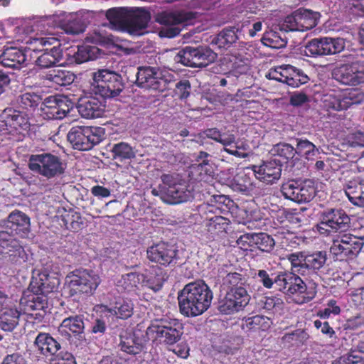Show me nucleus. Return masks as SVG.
<instances>
[{
    "mask_svg": "<svg viewBox=\"0 0 364 364\" xmlns=\"http://www.w3.org/2000/svg\"><path fill=\"white\" fill-rule=\"evenodd\" d=\"M26 60L25 52L16 47L6 48L0 55V63L8 68H18Z\"/></svg>",
    "mask_w": 364,
    "mask_h": 364,
    "instance_id": "obj_35",
    "label": "nucleus"
},
{
    "mask_svg": "<svg viewBox=\"0 0 364 364\" xmlns=\"http://www.w3.org/2000/svg\"><path fill=\"white\" fill-rule=\"evenodd\" d=\"M230 225V220L220 215H215L207 220L205 227L210 239L214 240L224 236Z\"/></svg>",
    "mask_w": 364,
    "mask_h": 364,
    "instance_id": "obj_34",
    "label": "nucleus"
},
{
    "mask_svg": "<svg viewBox=\"0 0 364 364\" xmlns=\"http://www.w3.org/2000/svg\"><path fill=\"white\" fill-rule=\"evenodd\" d=\"M98 52L99 48L96 46L84 44L77 46V50L73 52V55L70 53L68 54L70 58L68 60L70 63L81 64L97 58Z\"/></svg>",
    "mask_w": 364,
    "mask_h": 364,
    "instance_id": "obj_36",
    "label": "nucleus"
},
{
    "mask_svg": "<svg viewBox=\"0 0 364 364\" xmlns=\"http://www.w3.org/2000/svg\"><path fill=\"white\" fill-rule=\"evenodd\" d=\"M332 245L330 248V253L334 260L348 261L353 259L358 255L355 250H348L344 245L338 242V239H331Z\"/></svg>",
    "mask_w": 364,
    "mask_h": 364,
    "instance_id": "obj_42",
    "label": "nucleus"
},
{
    "mask_svg": "<svg viewBox=\"0 0 364 364\" xmlns=\"http://www.w3.org/2000/svg\"><path fill=\"white\" fill-rule=\"evenodd\" d=\"M114 159L122 162L127 160H132L136 157L134 148L126 142H118L114 144L110 149Z\"/></svg>",
    "mask_w": 364,
    "mask_h": 364,
    "instance_id": "obj_40",
    "label": "nucleus"
},
{
    "mask_svg": "<svg viewBox=\"0 0 364 364\" xmlns=\"http://www.w3.org/2000/svg\"><path fill=\"white\" fill-rule=\"evenodd\" d=\"M340 313L341 308L337 305V301L335 299H330L327 303V306L317 312V316L321 319H326L331 314L338 315Z\"/></svg>",
    "mask_w": 364,
    "mask_h": 364,
    "instance_id": "obj_63",
    "label": "nucleus"
},
{
    "mask_svg": "<svg viewBox=\"0 0 364 364\" xmlns=\"http://www.w3.org/2000/svg\"><path fill=\"white\" fill-rule=\"evenodd\" d=\"M191 90V85L188 80L183 79L176 84L174 94L181 100L186 99Z\"/></svg>",
    "mask_w": 364,
    "mask_h": 364,
    "instance_id": "obj_64",
    "label": "nucleus"
},
{
    "mask_svg": "<svg viewBox=\"0 0 364 364\" xmlns=\"http://www.w3.org/2000/svg\"><path fill=\"white\" fill-rule=\"evenodd\" d=\"M42 101L41 95L35 92H26L20 95L16 100L19 107L28 111L35 110Z\"/></svg>",
    "mask_w": 364,
    "mask_h": 364,
    "instance_id": "obj_49",
    "label": "nucleus"
},
{
    "mask_svg": "<svg viewBox=\"0 0 364 364\" xmlns=\"http://www.w3.org/2000/svg\"><path fill=\"white\" fill-rule=\"evenodd\" d=\"M320 14L308 9H299L284 18L280 30L288 31H306L318 23Z\"/></svg>",
    "mask_w": 364,
    "mask_h": 364,
    "instance_id": "obj_17",
    "label": "nucleus"
},
{
    "mask_svg": "<svg viewBox=\"0 0 364 364\" xmlns=\"http://www.w3.org/2000/svg\"><path fill=\"white\" fill-rule=\"evenodd\" d=\"M101 279L98 274L92 270L75 269L66 277L69 295H92L100 285Z\"/></svg>",
    "mask_w": 364,
    "mask_h": 364,
    "instance_id": "obj_8",
    "label": "nucleus"
},
{
    "mask_svg": "<svg viewBox=\"0 0 364 364\" xmlns=\"http://www.w3.org/2000/svg\"><path fill=\"white\" fill-rule=\"evenodd\" d=\"M46 79L59 86H67L74 82L75 75L70 70L53 69L46 74Z\"/></svg>",
    "mask_w": 364,
    "mask_h": 364,
    "instance_id": "obj_39",
    "label": "nucleus"
},
{
    "mask_svg": "<svg viewBox=\"0 0 364 364\" xmlns=\"http://www.w3.org/2000/svg\"><path fill=\"white\" fill-rule=\"evenodd\" d=\"M77 108L79 114L86 119L102 117L105 112L104 100L93 96L79 98Z\"/></svg>",
    "mask_w": 364,
    "mask_h": 364,
    "instance_id": "obj_28",
    "label": "nucleus"
},
{
    "mask_svg": "<svg viewBox=\"0 0 364 364\" xmlns=\"http://www.w3.org/2000/svg\"><path fill=\"white\" fill-rule=\"evenodd\" d=\"M364 188V180L359 183L349 181L345 188V193L351 203L359 206V200L361 198L362 192Z\"/></svg>",
    "mask_w": 364,
    "mask_h": 364,
    "instance_id": "obj_51",
    "label": "nucleus"
},
{
    "mask_svg": "<svg viewBox=\"0 0 364 364\" xmlns=\"http://www.w3.org/2000/svg\"><path fill=\"white\" fill-rule=\"evenodd\" d=\"M261 41L265 46L276 49L284 48L287 45V41L282 38L279 33L272 30L266 31Z\"/></svg>",
    "mask_w": 364,
    "mask_h": 364,
    "instance_id": "obj_53",
    "label": "nucleus"
},
{
    "mask_svg": "<svg viewBox=\"0 0 364 364\" xmlns=\"http://www.w3.org/2000/svg\"><path fill=\"white\" fill-rule=\"evenodd\" d=\"M120 350L127 354L137 355L142 350V346L136 342L132 336L124 337L120 336V343L119 344Z\"/></svg>",
    "mask_w": 364,
    "mask_h": 364,
    "instance_id": "obj_55",
    "label": "nucleus"
},
{
    "mask_svg": "<svg viewBox=\"0 0 364 364\" xmlns=\"http://www.w3.org/2000/svg\"><path fill=\"white\" fill-rule=\"evenodd\" d=\"M253 176L251 167H246L234 176L230 181V187L234 191L247 196H260L263 195V191L257 186Z\"/></svg>",
    "mask_w": 364,
    "mask_h": 364,
    "instance_id": "obj_24",
    "label": "nucleus"
},
{
    "mask_svg": "<svg viewBox=\"0 0 364 364\" xmlns=\"http://www.w3.org/2000/svg\"><path fill=\"white\" fill-rule=\"evenodd\" d=\"M105 129L99 127L76 126L68 134V140L75 149L88 151L103 139Z\"/></svg>",
    "mask_w": 364,
    "mask_h": 364,
    "instance_id": "obj_10",
    "label": "nucleus"
},
{
    "mask_svg": "<svg viewBox=\"0 0 364 364\" xmlns=\"http://www.w3.org/2000/svg\"><path fill=\"white\" fill-rule=\"evenodd\" d=\"M309 338L305 329L297 328L291 332L286 333L282 338V342L289 346H301L304 345Z\"/></svg>",
    "mask_w": 364,
    "mask_h": 364,
    "instance_id": "obj_43",
    "label": "nucleus"
},
{
    "mask_svg": "<svg viewBox=\"0 0 364 364\" xmlns=\"http://www.w3.org/2000/svg\"><path fill=\"white\" fill-rule=\"evenodd\" d=\"M183 334V323L176 318L155 319L146 330L148 341L156 345L173 346L181 340Z\"/></svg>",
    "mask_w": 364,
    "mask_h": 364,
    "instance_id": "obj_3",
    "label": "nucleus"
},
{
    "mask_svg": "<svg viewBox=\"0 0 364 364\" xmlns=\"http://www.w3.org/2000/svg\"><path fill=\"white\" fill-rule=\"evenodd\" d=\"M21 304H23L28 310L38 311L35 314V318L41 321L46 315L48 297L44 294L31 291L28 294H23L21 299Z\"/></svg>",
    "mask_w": 364,
    "mask_h": 364,
    "instance_id": "obj_31",
    "label": "nucleus"
},
{
    "mask_svg": "<svg viewBox=\"0 0 364 364\" xmlns=\"http://www.w3.org/2000/svg\"><path fill=\"white\" fill-rule=\"evenodd\" d=\"M332 364H364V354L350 351L335 360Z\"/></svg>",
    "mask_w": 364,
    "mask_h": 364,
    "instance_id": "obj_56",
    "label": "nucleus"
},
{
    "mask_svg": "<svg viewBox=\"0 0 364 364\" xmlns=\"http://www.w3.org/2000/svg\"><path fill=\"white\" fill-rule=\"evenodd\" d=\"M216 58L217 54L207 46H186L176 55L174 60L185 66L202 68L214 62Z\"/></svg>",
    "mask_w": 364,
    "mask_h": 364,
    "instance_id": "obj_13",
    "label": "nucleus"
},
{
    "mask_svg": "<svg viewBox=\"0 0 364 364\" xmlns=\"http://www.w3.org/2000/svg\"><path fill=\"white\" fill-rule=\"evenodd\" d=\"M280 191L286 199L297 203H309L316 196V186L311 179L302 181L291 180L284 183Z\"/></svg>",
    "mask_w": 364,
    "mask_h": 364,
    "instance_id": "obj_14",
    "label": "nucleus"
},
{
    "mask_svg": "<svg viewBox=\"0 0 364 364\" xmlns=\"http://www.w3.org/2000/svg\"><path fill=\"white\" fill-rule=\"evenodd\" d=\"M29 50L41 53L36 64L41 68H48L59 63L63 57L60 43L55 38H36L29 42Z\"/></svg>",
    "mask_w": 364,
    "mask_h": 364,
    "instance_id": "obj_6",
    "label": "nucleus"
},
{
    "mask_svg": "<svg viewBox=\"0 0 364 364\" xmlns=\"http://www.w3.org/2000/svg\"><path fill=\"white\" fill-rule=\"evenodd\" d=\"M331 239H338V242L348 250H350L352 247V250H355L357 255L360 252L363 246L362 239L350 233L349 231L340 235H336V237Z\"/></svg>",
    "mask_w": 364,
    "mask_h": 364,
    "instance_id": "obj_47",
    "label": "nucleus"
},
{
    "mask_svg": "<svg viewBox=\"0 0 364 364\" xmlns=\"http://www.w3.org/2000/svg\"><path fill=\"white\" fill-rule=\"evenodd\" d=\"M275 154L284 160H289L294 158L296 154L295 148L287 143H279L274 146Z\"/></svg>",
    "mask_w": 364,
    "mask_h": 364,
    "instance_id": "obj_61",
    "label": "nucleus"
},
{
    "mask_svg": "<svg viewBox=\"0 0 364 364\" xmlns=\"http://www.w3.org/2000/svg\"><path fill=\"white\" fill-rule=\"evenodd\" d=\"M105 311L115 316L119 319H127L130 318L134 311V304L131 300L119 299L114 303L113 307L105 306Z\"/></svg>",
    "mask_w": 364,
    "mask_h": 364,
    "instance_id": "obj_37",
    "label": "nucleus"
},
{
    "mask_svg": "<svg viewBox=\"0 0 364 364\" xmlns=\"http://www.w3.org/2000/svg\"><path fill=\"white\" fill-rule=\"evenodd\" d=\"M332 75L345 85L356 86L364 83V63L355 61L342 64L333 69Z\"/></svg>",
    "mask_w": 364,
    "mask_h": 364,
    "instance_id": "obj_22",
    "label": "nucleus"
},
{
    "mask_svg": "<svg viewBox=\"0 0 364 364\" xmlns=\"http://www.w3.org/2000/svg\"><path fill=\"white\" fill-rule=\"evenodd\" d=\"M83 318L84 316L82 315L65 318L58 327V333L67 340H70L72 336H79V338H81L85 328Z\"/></svg>",
    "mask_w": 364,
    "mask_h": 364,
    "instance_id": "obj_32",
    "label": "nucleus"
},
{
    "mask_svg": "<svg viewBox=\"0 0 364 364\" xmlns=\"http://www.w3.org/2000/svg\"><path fill=\"white\" fill-rule=\"evenodd\" d=\"M43 107H41L43 114L49 119H62L63 115L60 114L58 106V100L55 95H50L46 97L43 102Z\"/></svg>",
    "mask_w": 364,
    "mask_h": 364,
    "instance_id": "obj_48",
    "label": "nucleus"
},
{
    "mask_svg": "<svg viewBox=\"0 0 364 364\" xmlns=\"http://www.w3.org/2000/svg\"><path fill=\"white\" fill-rule=\"evenodd\" d=\"M136 83L141 88L159 92H163L166 88V81L158 77L157 68L150 66L138 68Z\"/></svg>",
    "mask_w": 364,
    "mask_h": 364,
    "instance_id": "obj_25",
    "label": "nucleus"
},
{
    "mask_svg": "<svg viewBox=\"0 0 364 364\" xmlns=\"http://www.w3.org/2000/svg\"><path fill=\"white\" fill-rule=\"evenodd\" d=\"M178 250L171 244L161 242L147 248V259L161 267L173 266L176 263Z\"/></svg>",
    "mask_w": 364,
    "mask_h": 364,
    "instance_id": "obj_23",
    "label": "nucleus"
},
{
    "mask_svg": "<svg viewBox=\"0 0 364 364\" xmlns=\"http://www.w3.org/2000/svg\"><path fill=\"white\" fill-rule=\"evenodd\" d=\"M254 246L262 252H270L274 245V239L264 232L254 233L252 237Z\"/></svg>",
    "mask_w": 364,
    "mask_h": 364,
    "instance_id": "obj_54",
    "label": "nucleus"
},
{
    "mask_svg": "<svg viewBox=\"0 0 364 364\" xmlns=\"http://www.w3.org/2000/svg\"><path fill=\"white\" fill-rule=\"evenodd\" d=\"M192 167L198 173L200 181H206L214 175V169L210 161L203 164H195Z\"/></svg>",
    "mask_w": 364,
    "mask_h": 364,
    "instance_id": "obj_58",
    "label": "nucleus"
},
{
    "mask_svg": "<svg viewBox=\"0 0 364 364\" xmlns=\"http://www.w3.org/2000/svg\"><path fill=\"white\" fill-rule=\"evenodd\" d=\"M350 228V219L343 209L331 208L324 211L321 214L320 223L316 225V229L320 235L336 237L349 231Z\"/></svg>",
    "mask_w": 364,
    "mask_h": 364,
    "instance_id": "obj_7",
    "label": "nucleus"
},
{
    "mask_svg": "<svg viewBox=\"0 0 364 364\" xmlns=\"http://www.w3.org/2000/svg\"><path fill=\"white\" fill-rule=\"evenodd\" d=\"M213 294L203 280L190 282L178 293L180 313L186 317L202 315L210 306Z\"/></svg>",
    "mask_w": 364,
    "mask_h": 364,
    "instance_id": "obj_1",
    "label": "nucleus"
},
{
    "mask_svg": "<svg viewBox=\"0 0 364 364\" xmlns=\"http://www.w3.org/2000/svg\"><path fill=\"white\" fill-rule=\"evenodd\" d=\"M364 98V94L359 90L350 91L348 95L329 94L326 95L325 106L328 109L341 111L347 109L350 105L360 103Z\"/></svg>",
    "mask_w": 364,
    "mask_h": 364,
    "instance_id": "obj_26",
    "label": "nucleus"
},
{
    "mask_svg": "<svg viewBox=\"0 0 364 364\" xmlns=\"http://www.w3.org/2000/svg\"><path fill=\"white\" fill-rule=\"evenodd\" d=\"M287 258L290 262L292 271L313 280L319 276V271L326 262L327 254L325 251H318L310 255L298 252L287 255Z\"/></svg>",
    "mask_w": 364,
    "mask_h": 364,
    "instance_id": "obj_5",
    "label": "nucleus"
},
{
    "mask_svg": "<svg viewBox=\"0 0 364 364\" xmlns=\"http://www.w3.org/2000/svg\"><path fill=\"white\" fill-rule=\"evenodd\" d=\"M28 114L12 107L6 108L0 114V133L23 134L30 129Z\"/></svg>",
    "mask_w": 364,
    "mask_h": 364,
    "instance_id": "obj_15",
    "label": "nucleus"
},
{
    "mask_svg": "<svg viewBox=\"0 0 364 364\" xmlns=\"http://www.w3.org/2000/svg\"><path fill=\"white\" fill-rule=\"evenodd\" d=\"M270 323L269 318L262 315H255L245 318L243 320L242 328L248 331H266L270 327Z\"/></svg>",
    "mask_w": 364,
    "mask_h": 364,
    "instance_id": "obj_46",
    "label": "nucleus"
},
{
    "mask_svg": "<svg viewBox=\"0 0 364 364\" xmlns=\"http://www.w3.org/2000/svg\"><path fill=\"white\" fill-rule=\"evenodd\" d=\"M62 221L66 229L73 232H77L82 229L83 220L80 213L73 210L65 211L61 215Z\"/></svg>",
    "mask_w": 364,
    "mask_h": 364,
    "instance_id": "obj_50",
    "label": "nucleus"
},
{
    "mask_svg": "<svg viewBox=\"0 0 364 364\" xmlns=\"http://www.w3.org/2000/svg\"><path fill=\"white\" fill-rule=\"evenodd\" d=\"M250 300V296L246 288L229 289L219 300L218 309L222 314L232 315L242 311Z\"/></svg>",
    "mask_w": 364,
    "mask_h": 364,
    "instance_id": "obj_19",
    "label": "nucleus"
},
{
    "mask_svg": "<svg viewBox=\"0 0 364 364\" xmlns=\"http://www.w3.org/2000/svg\"><path fill=\"white\" fill-rule=\"evenodd\" d=\"M345 41L341 38H316L309 41L304 47V54L308 57L333 55L343 51Z\"/></svg>",
    "mask_w": 364,
    "mask_h": 364,
    "instance_id": "obj_18",
    "label": "nucleus"
},
{
    "mask_svg": "<svg viewBox=\"0 0 364 364\" xmlns=\"http://www.w3.org/2000/svg\"><path fill=\"white\" fill-rule=\"evenodd\" d=\"M262 301L263 303V309L273 313L282 311L284 305L281 298L274 296H265Z\"/></svg>",
    "mask_w": 364,
    "mask_h": 364,
    "instance_id": "obj_59",
    "label": "nucleus"
},
{
    "mask_svg": "<svg viewBox=\"0 0 364 364\" xmlns=\"http://www.w3.org/2000/svg\"><path fill=\"white\" fill-rule=\"evenodd\" d=\"M210 202L221 212H229L234 204L233 200L225 195H213Z\"/></svg>",
    "mask_w": 364,
    "mask_h": 364,
    "instance_id": "obj_60",
    "label": "nucleus"
},
{
    "mask_svg": "<svg viewBox=\"0 0 364 364\" xmlns=\"http://www.w3.org/2000/svg\"><path fill=\"white\" fill-rule=\"evenodd\" d=\"M58 285V280L56 277H50L46 271H43L32 277L28 289L31 292L47 295L54 291Z\"/></svg>",
    "mask_w": 364,
    "mask_h": 364,
    "instance_id": "obj_30",
    "label": "nucleus"
},
{
    "mask_svg": "<svg viewBox=\"0 0 364 364\" xmlns=\"http://www.w3.org/2000/svg\"><path fill=\"white\" fill-rule=\"evenodd\" d=\"M0 255L14 264H21L28 259L22 244L7 230L0 231Z\"/></svg>",
    "mask_w": 364,
    "mask_h": 364,
    "instance_id": "obj_20",
    "label": "nucleus"
},
{
    "mask_svg": "<svg viewBox=\"0 0 364 364\" xmlns=\"http://www.w3.org/2000/svg\"><path fill=\"white\" fill-rule=\"evenodd\" d=\"M106 17L115 29L134 36L142 35L151 20L150 13L143 9L113 8L107 10Z\"/></svg>",
    "mask_w": 364,
    "mask_h": 364,
    "instance_id": "obj_2",
    "label": "nucleus"
},
{
    "mask_svg": "<svg viewBox=\"0 0 364 364\" xmlns=\"http://www.w3.org/2000/svg\"><path fill=\"white\" fill-rule=\"evenodd\" d=\"M282 165L280 161L270 160L263 161L259 166L252 165L251 171L255 177L261 182L273 184L278 181L282 175Z\"/></svg>",
    "mask_w": 364,
    "mask_h": 364,
    "instance_id": "obj_27",
    "label": "nucleus"
},
{
    "mask_svg": "<svg viewBox=\"0 0 364 364\" xmlns=\"http://www.w3.org/2000/svg\"><path fill=\"white\" fill-rule=\"evenodd\" d=\"M164 282V275L160 269H154L152 271L143 274L142 284L154 292L161 289Z\"/></svg>",
    "mask_w": 364,
    "mask_h": 364,
    "instance_id": "obj_41",
    "label": "nucleus"
},
{
    "mask_svg": "<svg viewBox=\"0 0 364 364\" xmlns=\"http://www.w3.org/2000/svg\"><path fill=\"white\" fill-rule=\"evenodd\" d=\"M299 274L292 271L280 272L276 274V288L287 295L297 294L302 297V303L311 301L316 295V283L307 286Z\"/></svg>",
    "mask_w": 364,
    "mask_h": 364,
    "instance_id": "obj_4",
    "label": "nucleus"
},
{
    "mask_svg": "<svg viewBox=\"0 0 364 364\" xmlns=\"http://www.w3.org/2000/svg\"><path fill=\"white\" fill-rule=\"evenodd\" d=\"M245 277L237 272L229 273L224 279V285L227 287V290L237 288H245Z\"/></svg>",
    "mask_w": 364,
    "mask_h": 364,
    "instance_id": "obj_57",
    "label": "nucleus"
},
{
    "mask_svg": "<svg viewBox=\"0 0 364 364\" xmlns=\"http://www.w3.org/2000/svg\"><path fill=\"white\" fill-rule=\"evenodd\" d=\"M28 168L48 179L59 176L65 171L60 159L50 153L31 155L28 160Z\"/></svg>",
    "mask_w": 364,
    "mask_h": 364,
    "instance_id": "obj_12",
    "label": "nucleus"
},
{
    "mask_svg": "<svg viewBox=\"0 0 364 364\" xmlns=\"http://www.w3.org/2000/svg\"><path fill=\"white\" fill-rule=\"evenodd\" d=\"M4 227L12 235L26 237L30 232V218L24 213L15 210L9 215Z\"/></svg>",
    "mask_w": 364,
    "mask_h": 364,
    "instance_id": "obj_29",
    "label": "nucleus"
},
{
    "mask_svg": "<svg viewBox=\"0 0 364 364\" xmlns=\"http://www.w3.org/2000/svg\"><path fill=\"white\" fill-rule=\"evenodd\" d=\"M20 312L16 308H3L0 316V328L12 331L18 323Z\"/></svg>",
    "mask_w": 364,
    "mask_h": 364,
    "instance_id": "obj_38",
    "label": "nucleus"
},
{
    "mask_svg": "<svg viewBox=\"0 0 364 364\" xmlns=\"http://www.w3.org/2000/svg\"><path fill=\"white\" fill-rule=\"evenodd\" d=\"M237 40L235 28H225L223 29L212 41V43L218 46L220 48L230 47Z\"/></svg>",
    "mask_w": 364,
    "mask_h": 364,
    "instance_id": "obj_45",
    "label": "nucleus"
},
{
    "mask_svg": "<svg viewBox=\"0 0 364 364\" xmlns=\"http://www.w3.org/2000/svg\"><path fill=\"white\" fill-rule=\"evenodd\" d=\"M296 145V153L307 160H314L319 154L318 149L314 144L306 139L298 138Z\"/></svg>",
    "mask_w": 364,
    "mask_h": 364,
    "instance_id": "obj_44",
    "label": "nucleus"
},
{
    "mask_svg": "<svg viewBox=\"0 0 364 364\" xmlns=\"http://www.w3.org/2000/svg\"><path fill=\"white\" fill-rule=\"evenodd\" d=\"M33 346L39 354L46 357L55 355L61 348L60 343L48 333H39L35 338Z\"/></svg>",
    "mask_w": 364,
    "mask_h": 364,
    "instance_id": "obj_33",
    "label": "nucleus"
},
{
    "mask_svg": "<svg viewBox=\"0 0 364 364\" xmlns=\"http://www.w3.org/2000/svg\"><path fill=\"white\" fill-rule=\"evenodd\" d=\"M95 92L103 98L118 96L123 90L124 83L121 75L107 69L93 73Z\"/></svg>",
    "mask_w": 364,
    "mask_h": 364,
    "instance_id": "obj_11",
    "label": "nucleus"
},
{
    "mask_svg": "<svg viewBox=\"0 0 364 364\" xmlns=\"http://www.w3.org/2000/svg\"><path fill=\"white\" fill-rule=\"evenodd\" d=\"M204 134L209 139L222 144L224 146L233 144L235 141V136L231 133H221L217 128L207 129Z\"/></svg>",
    "mask_w": 364,
    "mask_h": 364,
    "instance_id": "obj_52",
    "label": "nucleus"
},
{
    "mask_svg": "<svg viewBox=\"0 0 364 364\" xmlns=\"http://www.w3.org/2000/svg\"><path fill=\"white\" fill-rule=\"evenodd\" d=\"M123 286L125 289H131L136 287L137 285L142 282L143 274L138 272H129L122 275Z\"/></svg>",
    "mask_w": 364,
    "mask_h": 364,
    "instance_id": "obj_62",
    "label": "nucleus"
},
{
    "mask_svg": "<svg viewBox=\"0 0 364 364\" xmlns=\"http://www.w3.org/2000/svg\"><path fill=\"white\" fill-rule=\"evenodd\" d=\"M161 181L166 186V203L179 204L193 198V188L188 181L181 178L178 174L164 173Z\"/></svg>",
    "mask_w": 364,
    "mask_h": 364,
    "instance_id": "obj_9",
    "label": "nucleus"
},
{
    "mask_svg": "<svg viewBox=\"0 0 364 364\" xmlns=\"http://www.w3.org/2000/svg\"><path fill=\"white\" fill-rule=\"evenodd\" d=\"M196 18V14L191 11H164L158 16V22L169 26L160 31L161 36L168 38H174L180 34L182 28L191 23Z\"/></svg>",
    "mask_w": 364,
    "mask_h": 364,
    "instance_id": "obj_16",
    "label": "nucleus"
},
{
    "mask_svg": "<svg viewBox=\"0 0 364 364\" xmlns=\"http://www.w3.org/2000/svg\"><path fill=\"white\" fill-rule=\"evenodd\" d=\"M266 77L270 80L286 83L293 87H298L309 80V77L302 70L291 65H282L271 68Z\"/></svg>",
    "mask_w": 364,
    "mask_h": 364,
    "instance_id": "obj_21",
    "label": "nucleus"
}]
</instances>
